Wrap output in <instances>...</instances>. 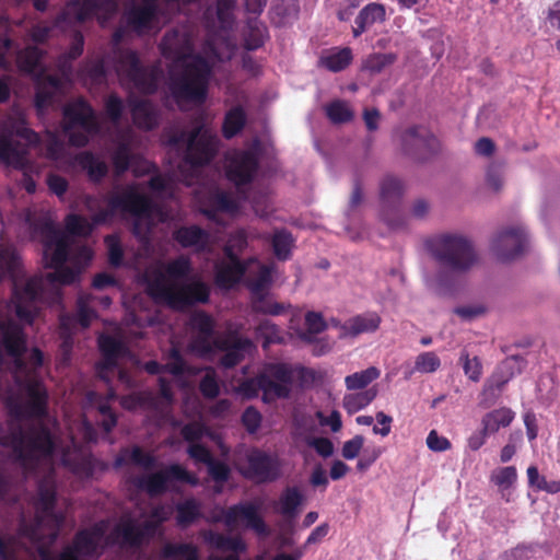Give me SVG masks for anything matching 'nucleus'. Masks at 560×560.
<instances>
[{
    "instance_id": "1",
    "label": "nucleus",
    "mask_w": 560,
    "mask_h": 560,
    "mask_svg": "<svg viewBox=\"0 0 560 560\" xmlns=\"http://www.w3.org/2000/svg\"><path fill=\"white\" fill-rule=\"evenodd\" d=\"M26 221L32 236L43 245L45 267L54 271L23 282L19 279L20 259L16 253L11 248H0V282L7 277L11 278L15 315L20 320L31 324L37 310L36 302H57L60 287L73 283L79 271L65 267L70 241L48 215L33 217L27 213Z\"/></svg>"
},
{
    "instance_id": "2",
    "label": "nucleus",
    "mask_w": 560,
    "mask_h": 560,
    "mask_svg": "<svg viewBox=\"0 0 560 560\" xmlns=\"http://www.w3.org/2000/svg\"><path fill=\"white\" fill-rule=\"evenodd\" d=\"M160 49L172 60L168 88L175 101L203 103L211 68L203 57L194 54L190 36L185 31H170L163 36Z\"/></svg>"
},
{
    "instance_id": "3",
    "label": "nucleus",
    "mask_w": 560,
    "mask_h": 560,
    "mask_svg": "<svg viewBox=\"0 0 560 560\" xmlns=\"http://www.w3.org/2000/svg\"><path fill=\"white\" fill-rule=\"evenodd\" d=\"M428 250L441 268L433 273L424 272V282L440 295L450 293L457 278L469 273L480 262L474 241L462 233L438 235L429 243Z\"/></svg>"
},
{
    "instance_id": "4",
    "label": "nucleus",
    "mask_w": 560,
    "mask_h": 560,
    "mask_svg": "<svg viewBox=\"0 0 560 560\" xmlns=\"http://www.w3.org/2000/svg\"><path fill=\"white\" fill-rule=\"evenodd\" d=\"M155 210V205L149 196L140 192L136 186H128L112 195L107 207L97 211L92 217V222L79 214H69L66 229L73 236H88L95 225L106 223L117 212H121L135 218V233L141 236L150 230Z\"/></svg>"
},
{
    "instance_id": "5",
    "label": "nucleus",
    "mask_w": 560,
    "mask_h": 560,
    "mask_svg": "<svg viewBox=\"0 0 560 560\" xmlns=\"http://www.w3.org/2000/svg\"><path fill=\"white\" fill-rule=\"evenodd\" d=\"M118 7V0H72L59 15L58 23H81L94 15L105 21L117 12ZM156 11V0H143L140 5L132 7L125 19L130 28L143 33L151 28Z\"/></svg>"
},
{
    "instance_id": "6",
    "label": "nucleus",
    "mask_w": 560,
    "mask_h": 560,
    "mask_svg": "<svg viewBox=\"0 0 560 560\" xmlns=\"http://www.w3.org/2000/svg\"><path fill=\"white\" fill-rule=\"evenodd\" d=\"M311 373L303 366L281 362L267 363L255 377L241 382L237 392L247 399L257 397L261 392L265 402L285 399L291 395L296 376L304 377Z\"/></svg>"
},
{
    "instance_id": "7",
    "label": "nucleus",
    "mask_w": 560,
    "mask_h": 560,
    "mask_svg": "<svg viewBox=\"0 0 560 560\" xmlns=\"http://www.w3.org/2000/svg\"><path fill=\"white\" fill-rule=\"evenodd\" d=\"M37 142V135L27 128L23 121L16 122L0 137V160L7 165L21 171L20 182L30 194L36 190L33 173L37 172L30 158V149Z\"/></svg>"
},
{
    "instance_id": "8",
    "label": "nucleus",
    "mask_w": 560,
    "mask_h": 560,
    "mask_svg": "<svg viewBox=\"0 0 560 560\" xmlns=\"http://www.w3.org/2000/svg\"><path fill=\"white\" fill-rule=\"evenodd\" d=\"M115 68L121 83L143 94L156 91L163 71L159 66L144 67L132 50H118Z\"/></svg>"
},
{
    "instance_id": "9",
    "label": "nucleus",
    "mask_w": 560,
    "mask_h": 560,
    "mask_svg": "<svg viewBox=\"0 0 560 560\" xmlns=\"http://www.w3.org/2000/svg\"><path fill=\"white\" fill-rule=\"evenodd\" d=\"M152 294L163 299L171 306L183 308L195 303H205L209 299V288L202 281L175 284L170 282L163 272H158L149 282Z\"/></svg>"
},
{
    "instance_id": "10",
    "label": "nucleus",
    "mask_w": 560,
    "mask_h": 560,
    "mask_svg": "<svg viewBox=\"0 0 560 560\" xmlns=\"http://www.w3.org/2000/svg\"><path fill=\"white\" fill-rule=\"evenodd\" d=\"M174 147H184L185 163L190 166H201L211 161L218 145V138L205 126H196L191 131H180L171 137Z\"/></svg>"
},
{
    "instance_id": "11",
    "label": "nucleus",
    "mask_w": 560,
    "mask_h": 560,
    "mask_svg": "<svg viewBox=\"0 0 560 560\" xmlns=\"http://www.w3.org/2000/svg\"><path fill=\"white\" fill-rule=\"evenodd\" d=\"M63 122L69 142L75 147H84L89 138L100 130L95 112L82 98L68 103L63 107Z\"/></svg>"
},
{
    "instance_id": "12",
    "label": "nucleus",
    "mask_w": 560,
    "mask_h": 560,
    "mask_svg": "<svg viewBox=\"0 0 560 560\" xmlns=\"http://www.w3.org/2000/svg\"><path fill=\"white\" fill-rule=\"evenodd\" d=\"M170 515L171 509L168 506H155L150 520L141 523L132 520L124 521L116 526L115 534L122 546L139 547L144 539L154 536L160 524L166 521Z\"/></svg>"
},
{
    "instance_id": "13",
    "label": "nucleus",
    "mask_w": 560,
    "mask_h": 560,
    "mask_svg": "<svg viewBox=\"0 0 560 560\" xmlns=\"http://www.w3.org/2000/svg\"><path fill=\"white\" fill-rule=\"evenodd\" d=\"M247 245L245 232L238 231L224 247L225 258L215 264V283L220 288L230 289L236 284L246 271V266L235 254Z\"/></svg>"
},
{
    "instance_id": "14",
    "label": "nucleus",
    "mask_w": 560,
    "mask_h": 560,
    "mask_svg": "<svg viewBox=\"0 0 560 560\" xmlns=\"http://www.w3.org/2000/svg\"><path fill=\"white\" fill-rule=\"evenodd\" d=\"M405 185L398 177L387 175L380 183V218L390 229H399L405 225V219L400 207Z\"/></svg>"
},
{
    "instance_id": "15",
    "label": "nucleus",
    "mask_w": 560,
    "mask_h": 560,
    "mask_svg": "<svg viewBox=\"0 0 560 560\" xmlns=\"http://www.w3.org/2000/svg\"><path fill=\"white\" fill-rule=\"evenodd\" d=\"M400 147L405 155L417 162H424L441 150L438 138L422 126L406 129L400 136Z\"/></svg>"
},
{
    "instance_id": "16",
    "label": "nucleus",
    "mask_w": 560,
    "mask_h": 560,
    "mask_svg": "<svg viewBox=\"0 0 560 560\" xmlns=\"http://www.w3.org/2000/svg\"><path fill=\"white\" fill-rule=\"evenodd\" d=\"M256 349L254 342L236 331L215 337L212 351L218 354V361L221 366L231 369L241 363L246 355Z\"/></svg>"
},
{
    "instance_id": "17",
    "label": "nucleus",
    "mask_w": 560,
    "mask_h": 560,
    "mask_svg": "<svg viewBox=\"0 0 560 560\" xmlns=\"http://www.w3.org/2000/svg\"><path fill=\"white\" fill-rule=\"evenodd\" d=\"M524 366L525 360L521 355H511L503 360L486 382L480 395V405L483 408L494 405L505 384L515 375L522 373Z\"/></svg>"
},
{
    "instance_id": "18",
    "label": "nucleus",
    "mask_w": 560,
    "mask_h": 560,
    "mask_svg": "<svg viewBox=\"0 0 560 560\" xmlns=\"http://www.w3.org/2000/svg\"><path fill=\"white\" fill-rule=\"evenodd\" d=\"M98 345L103 354V362L98 366L101 378L108 381V374L117 371L118 380L127 387H133L135 382L129 373L119 369L117 363L118 359L129 354L125 343L113 336L102 335L98 339Z\"/></svg>"
},
{
    "instance_id": "19",
    "label": "nucleus",
    "mask_w": 560,
    "mask_h": 560,
    "mask_svg": "<svg viewBox=\"0 0 560 560\" xmlns=\"http://www.w3.org/2000/svg\"><path fill=\"white\" fill-rule=\"evenodd\" d=\"M527 245V235L522 228L509 226L499 230L492 237L490 250L501 261L518 258Z\"/></svg>"
},
{
    "instance_id": "20",
    "label": "nucleus",
    "mask_w": 560,
    "mask_h": 560,
    "mask_svg": "<svg viewBox=\"0 0 560 560\" xmlns=\"http://www.w3.org/2000/svg\"><path fill=\"white\" fill-rule=\"evenodd\" d=\"M258 158L252 151L235 150L226 154L225 173L236 186L252 182L258 170Z\"/></svg>"
},
{
    "instance_id": "21",
    "label": "nucleus",
    "mask_w": 560,
    "mask_h": 560,
    "mask_svg": "<svg viewBox=\"0 0 560 560\" xmlns=\"http://www.w3.org/2000/svg\"><path fill=\"white\" fill-rule=\"evenodd\" d=\"M246 463L247 466L241 468V472L256 482H271L280 475L277 459L262 451H250L246 455Z\"/></svg>"
},
{
    "instance_id": "22",
    "label": "nucleus",
    "mask_w": 560,
    "mask_h": 560,
    "mask_svg": "<svg viewBox=\"0 0 560 560\" xmlns=\"http://www.w3.org/2000/svg\"><path fill=\"white\" fill-rule=\"evenodd\" d=\"M225 521L229 525H234L238 521H244L246 526L254 529L259 535H268L269 530L264 520L258 514L254 504H237L229 508L225 514Z\"/></svg>"
},
{
    "instance_id": "23",
    "label": "nucleus",
    "mask_w": 560,
    "mask_h": 560,
    "mask_svg": "<svg viewBox=\"0 0 560 560\" xmlns=\"http://www.w3.org/2000/svg\"><path fill=\"white\" fill-rule=\"evenodd\" d=\"M381 324V317L376 313L357 315L345 324L338 325L339 338H353L361 334L375 331Z\"/></svg>"
},
{
    "instance_id": "24",
    "label": "nucleus",
    "mask_w": 560,
    "mask_h": 560,
    "mask_svg": "<svg viewBox=\"0 0 560 560\" xmlns=\"http://www.w3.org/2000/svg\"><path fill=\"white\" fill-rule=\"evenodd\" d=\"M131 116L137 127L151 130L159 125L158 107L148 100H130Z\"/></svg>"
},
{
    "instance_id": "25",
    "label": "nucleus",
    "mask_w": 560,
    "mask_h": 560,
    "mask_svg": "<svg viewBox=\"0 0 560 560\" xmlns=\"http://www.w3.org/2000/svg\"><path fill=\"white\" fill-rule=\"evenodd\" d=\"M190 326L198 334L196 339L198 347L205 352H211L215 339L212 318L205 312H196L190 317Z\"/></svg>"
},
{
    "instance_id": "26",
    "label": "nucleus",
    "mask_w": 560,
    "mask_h": 560,
    "mask_svg": "<svg viewBox=\"0 0 560 560\" xmlns=\"http://www.w3.org/2000/svg\"><path fill=\"white\" fill-rule=\"evenodd\" d=\"M173 235L183 247L192 248L196 252L205 250L209 244V233L197 225L180 226Z\"/></svg>"
},
{
    "instance_id": "27",
    "label": "nucleus",
    "mask_w": 560,
    "mask_h": 560,
    "mask_svg": "<svg viewBox=\"0 0 560 560\" xmlns=\"http://www.w3.org/2000/svg\"><path fill=\"white\" fill-rule=\"evenodd\" d=\"M20 495L19 480L11 465L0 462V503L13 504Z\"/></svg>"
},
{
    "instance_id": "28",
    "label": "nucleus",
    "mask_w": 560,
    "mask_h": 560,
    "mask_svg": "<svg viewBox=\"0 0 560 560\" xmlns=\"http://www.w3.org/2000/svg\"><path fill=\"white\" fill-rule=\"evenodd\" d=\"M201 537L210 548L219 551L243 552L246 549V546L241 538L225 536L210 529L203 530L201 533Z\"/></svg>"
},
{
    "instance_id": "29",
    "label": "nucleus",
    "mask_w": 560,
    "mask_h": 560,
    "mask_svg": "<svg viewBox=\"0 0 560 560\" xmlns=\"http://www.w3.org/2000/svg\"><path fill=\"white\" fill-rule=\"evenodd\" d=\"M61 91V81L57 77L49 75L37 86L35 105L39 113H43L45 108L57 100L58 94Z\"/></svg>"
},
{
    "instance_id": "30",
    "label": "nucleus",
    "mask_w": 560,
    "mask_h": 560,
    "mask_svg": "<svg viewBox=\"0 0 560 560\" xmlns=\"http://www.w3.org/2000/svg\"><path fill=\"white\" fill-rule=\"evenodd\" d=\"M144 370L152 375L160 374L165 371L172 375L179 376L186 372V364L179 350L172 348L168 352L165 364L162 365L156 361H149L144 364Z\"/></svg>"
},
{
    "instance_id": "31",
    "label": "nucleus",
    "mask_w": 560,
    "mask_h": 560,
    "mask_svg": "<svg viewBox=\"0 0 560 560\" xmlns=\"http://www.w3.org/2000/svg\"><path fill=\"white\" fill-rule=\"evenodd\" d=\"M176 523L179 527L186 528L202 517V504L194 499L188 498L178 502L175 506Z\"/></svg>"
},
{
    "instance_id": "32",
    "label": "nucleus",
    "mask_w": 560,
    "mask_h": 560,
    "mask_svg": "<svg viewBox=\"0 0 560 560\" xmlns=\"http://www.w3.org/2000/svg\"><path fill=\"white\" fill-rule=\"evenodd\" d=\"M385 19V8L382 4L371 3L364 7L355 18L353 36L358 37L376 22Z\"/></svg>"
},
{
    "instance_id": "33",
    "label": "nucleus",
    "mask_w": 560,
    "mask_h": 560,
    "mask_svg": "<svg viewBox=\"0 0 560 560\" xmlns=\"http://www.w3.org/2000/svg\"><path fill=\"white\" fill-rule=\"evenodd\" d=\"M304 502V495L299 487H287L279 498V512L289 518L299 514V506Z\"/></svg>"
},
{
    "instance_id": "34",
    "label": "nucleus",
    "mask_w": 560,
    "mask_h": 560,
    "mask_svg": "<svg viewBox=\"0 0 560 560\" xmlns=\"http://www.w3.org/2000/svg\"><path fill=\"white\" fill-rule=\"evenodd\" d=\"M77 163L88 173L89 178L93 182H100L108 172L105 161L88 151L78 154Z\"/></svg>"
},
{
    "instance_id": "35",
    "label": "nucleus",
    "mask_w": 560,
    "mask_h": 560,
    "mask_svg": "<svg viewBox=\"0 0 560 560\" xmlns=\"http://www.w3.org/2000/svg\"><path fill=\"white\" fill-rule=\"evenodd\" d=\"M514 419V412L506 407H502L486 413L481 420L485 433H495L501 428H506Z\"/></svg>"
},
{
    "instance_id": "36",
    "label": "nucleus",
    "mask_w": 560,
    "mask_h": 560,
    "mask_svg": "<svg viewBox=\"0 0 560 560\" xmlns=\"http://www.w3.org/2000/svg\"><path fill=\"white\" fill-rule=\"evenodd\" d=\"M441 366L440 358L432 351L422 352L416 357L415 365L405 372V378L409 380L413 373H433Z\"/></svg>"
},
{
    "instance_id": "37",
    "label": "nucleus",
    "mask_w": 560,
    "mask_h": 560,
    "mask_svg": "<svg viewBox=\"0 0 560 560\" xmlns=\"http://www.w3.org/2000/svg\"><path fill=\"white\" fill-rule=\"evenodd\" d=\"M377 395V390L372 387L360 393L348 394L343 397V408L349 413H355L371 404Z\"/></svg>"
},
{
    "instance_id": "38",
    "label": "nucleus",
    "mask_w": 560,
    "mask_h": 560,
    "mask_svg": "<svg viewBox=\"0 0 560 560\" xmlns=\"http://www.w3.org/2000/svg\"><path fill=\"white\" fill-rule=\"evenodd\" d=\"M137 486L147 491L150 495H160L168 488V483L162 470L139 477L137 479Z\"/></svg>"
},
{
    "instance_id": "39",
    "label": "nucleus",
    "mask_w": 560,
    "mask_h": 560,
    "mask_svg": "<svg viewBox=\"0 0 560 560\" xmlns=\"http://www.w3.org/2000/svg\"><path fill=\"white\" fill-rule=\"evenodd\" d=\"M127 457L131 463L144 469H151L155 464V458L151 454L145 453L140 446H135L132 450H124L121 456L116 458L115 466L124 465Z\"/></svg>"
},
{
    "instance_id": "40",
    "label": "nucleus",
    "mask_w": 560,
    "mask_h": 560,
    "mask_svg": "<svg viewBox=\"0 0 560 560\" xmlns=\"http://www.w3.org/2000/svg\"><path fill=\"white\" fill-rule=\"evenodd\" d=\"M246 116L242 107L236 106L232 108L224 118L223 135L225 138L231 139L237 135L244 127Z\"/></svg>"
},
{
    "instance_id": "41",
    "label": "nucleus",
    "mask_w": 560,
    "mask_h": 560,
    "mask_svg": "<svg viewBox=\"0 0 560 560\" xmlns=\"http://www.w3.org/2000/svg\"><path fill=\"white\" fill-rule=\"evenodd\" d=\"M396 60L397 55L394 52L371 54L365 58L363 62V69L369 71L371 74H378L387 67L392 66Z\"/></svg>"
},
{
    "instance_id": "42",
    "label": "nucleus",
    "mask_w": 560,
    "mask_h": 560,
    "mask_svg": "<svg viewBox=\"0 0 560 560\" xmlns=\"http://www.w3.org/2000/svg\"><path fill=\"white\" fill-rule=\"evenodd\" d=\"M378 376L380 371L376 368L371 366L364 371L355 372L346 376L345 384L349 390L362 389L378 378Z\"/></svg>"
},
{
    "instance_id": "43",
    "label": "nucleus",
    "mask_w": 560,
    "mask_h": 560,
    "mask_svg": "<svg viewBox=\"0 0 560 560\" xmlns=\"http://www.w3.org/2000/svg\"><path fill=\"white\" fill-rule=\"evenodd\" d=\"M163 555L172 560H198V550L191 544H167Z\"/></svg>"
},
{
    "instance_id": "44",
    "label": "nucleus",
    "mask_w": 560,
    "mask_h": 560,
    "mask_svg": "<svg viewBox=\"0 0 560 560\" xmlns=\"http://www.w3.org/2000/svg\"><path fill=\"white\" fill-rule=\"evenodd\" d=\"M273 253L280 260H285L290 256L293 238L290 232L285 230L276 231L271 240Z\"/></svg>"
},
{
    "instance_id": "45",
    "label": "nucleus",
    "mask_w": 560,
    "mask_h": 560,
    "mask_svg": "<svg viewBox=\"0 0 560 560\" xmlns=\"http://www.w3.org/2000/svg\"><path fill=\"white\" fill-rule=\"evenodd\" d=\"M257 338L262 339V348L267 349L271 343L282 342L280 329L272 322L265 319L261 320L256 327Z\"/></svg>"
},
{
    "instance_id": "46",
    "label": "nucleus",
    "mask_w": 560,
    "mask_h": 560,
    "mask_svg": "<svg viewBox=\"0 0 560 560\" xmlns=\"http://www.w3.org/2000/svg\"><path fill=\"white\" fill-rule=\"evenodd\" d=\"M327 117L334 124H345L353 118V112L345 101H334L325 108Z\"/></svg>"
},
{
    "instance_id": "47",
    "label": "nucleus",
    "mask_w": 560,
    "mask_h": 560,
    "mask_svg": "<svg viewBox=\"0 0 560 560\" xmlns=\"http://www.w3.org/2000/svg\"><path fill=\"white\" fill-rule=\"evenodd\" d=\"M517 478L514 466L501 467L491 472L490 480L500 488L501 492L513 487Z\"/></svg>"
},
{
    "instance_id": "48",
    "label": "nucleus",
    "mask_w": 560,
    "mask_h": 560,
    "mask_svg": "<svg viewBox=\"0 0 560 560\" xmlns=\"http://www.w3.org/2000/svg\"><path fill=\"white\" fill-rule=\"evenodd\" d=\"M266 28L258 21L248 22V31L245 35V48L247 50H255L261 47L265 43Z\"/></svg>"
},
{
    "instance_id": "49",
    "label": "nucleus",
    "mask_w": 560,
    "mask_h": 560,
    "mask_svg": "<svg viewBox=\"0 0 560 560\" xmlns=\"http://www.w3.org/2000/svg\"><path fill=\"white\" fill-rule=\"evenodd\" d=\"M351 58V50L349 48H343L338 52L322 58L320 62L328 70L338 72L343 70L350 63Z\"/></svg>"
},
{
    "instance_id": "50",
    "label": "nucleus",
    "mask_w": 560,
    "mask_h": 560,
    "mask_svg": "<svg viewBox=\"0 0 560 560\" xmlns=\"http://www.w3.org/2000/svg\"><path fill=\"white\" fill-rule=\"evenodd\" d=\"M190 271V260L188 257L183 255L171 260L165 267L166 275L174 280L184 279Z\"/></svg>"
},
{
    "instance_id": "51",
    "label": "nucleus",
    "mask_w": 560,
    "mask_h": 560,
    "mask_svg": "<svg viewBox=\"0 0 560 560\" xmlns=\"http://www.w3.org/2000/svg\"><path fill=\"white\" fill-rule=\"evenodd\" d=\"M132 159L129 144L120 142L113 154V163L117 175H120L130 167Z\"/></svg>"
},
{
    "instance_id": "52",
    "label": "nucleus",
    "mask_w": 560,
    "mask_h": 560,
    "mask_svg": "<svg viewBox=\"0 0 560 560\" xmlns=\"http://www.w3.org/2000/svg\"><path fill=\"white\" fill-rule=\"evenodd\" d=\"M161 470L164 474L167 483L172 481H182L194 486L198 483V479L188 472L182 465L172 464Z\"/></svg>"
},
{
    "instance_id": "53",
    "label": "nucleus",
    "mask_w": 560,
    "mask_h": 560,
    "mask_svg": "<svg viewBox=\"0 0 560 560\" xmlns=\"http://www.w3.org/2000/svg\"><path fill=\"white\" fill-rule=\"evenodd\" d=\"M91 300L90 294H81L78 299L77 318L82 328H88L95 317L94 310L89 305Z\"/></svg>"
},
{
    "instance_id": "54",
    "label": "nucleus",
    "mask_w": 560,
    "mask_h": 560,
    "mask_svg": "<svg viewBox=\"0 0 560 560\" xmlns=\"http://www.w3.org/2000/svg\"><path fill=\"white\" fill-rule=\"evenodd\" d=\"M236 3L237 0H217V16L223 27H231L233 24Z\"/></svg>"
},
{
    "instance_id": "55",
    "label": "nucleus",
    "mask_w": 560,
    "mask_h": 560,
    "mask_svg": "<svg viewBox=\"0 0 560 560\" xmlns=\"http://www.w3.org/2000/svg\"><path fill=\"white\" fill-rule=\"evenodd\" d=\"M432 203L425 198H416L412 200L408 208V214L411 219L417 221H424L430 217Z\"/></svg>"
},
{
    "instance_id": "56",
    "label": "nucleus",
    "mask_w": 560,
    "mask_h": 560,
    "mask_svg": "<svg viewBox=\"0 0 560 560\" xmlns=\"http://www.w3.org/2000/svg\"><path fill=\"white\" fill-rule=\"evenodd\" d=\"M459 360L463 363L464 373L468 378L472 382H478L482 373V365L478 357L469 358V354L463 351Z\"/></svg>"
},
{
    "instance_id": "57",
    "label": "nucleus",
    "mask_w": 560,
    "mask_h": 560,
    "mask_svg": "<svg viewBox=\"0 0 560 560\" xmlns=\"http://www.w3.org/2000/svg\"><path fill=\"white\" fill-rule=\"evenodd\" d=\"M208 433L207 427L199 422L192 421L183 425L180 430V434L183 439L190 444L197 443Z\"/></svg>"
},
{
    "instance_id": "58",
    "label": "nucleus",
    "mask_w": 560,
    "mask_h": 560,
    "mask_svg": "<svg viewBox=\"0 0 560 560\" xmlns=\"http://www.w3.org/2000/svg\"><path fill=\"white\" fill-rule=\"evenodd\" d=\"M486 182L490 189L499 192L503 188V164L491 163L487 168Z\"/></svg>"
},
{
    "instance_id": "59",
    "label": "nucleus",
    "mask_w": 560,
    "mask_h": 560,
    "mask_svg": "<svg viewBox=\"0 0 560 560\" xmlns=\"http://www.w3.org/2000/svg\"><path fill=\"white\" fill-rule=\"evenodd\" d=\"M124 109L125 105L120 97H118L116 94H110L107 96L105 101V113L107 118L113 124H118L120 121Z\"/></svg>"
},
{
    "instance_id": "60",
    "label": "nucleus",
    "mask_w": 560,
    "mask_h": 560,
    "mask_svg": "<svg viewBox=\"0 0 560 560\" xmlns=\"http://www.w3.org/2000/svg\"><path fill=\"white\" fill-rule=\"evenodd\" d=\"M40 50L37 47H27L20 52L19 59L24 70L34 72L39 67Z\"/></svg>"
},
{
    "instance_id": "61",
    "label": "nucleus",
    "mask_w": 560,
    "mask_h": 560,
    "mask_svg": "<svg viewBox=\"0 0 560 560\" xmlns=\"http://www.w3.org/2000/svg\"><path fill=\"white\" fill-rule=\"evenodd\" d=\"M105 243L108 249V261L113 267H119L122 262L124 252L116 235H107Z\"/></svg>"
},
{
    "instance_id": "62",
    "label": "nucleus",
    "mask_w": 560,
    "mask_h": 560,
    "mask_svg": "<svg viewBox=\"0 0 560 560\" xmlns=\"http://www.w3.org/2000/svg\"><path fill=\"white\" fill-rule=\"evenodd\" d=\"M207 467L209 475L215 482L223 483L228 481L231 469L225 463L212 458L207 464Z\"/></svg>"
},
{
    "instance_id": "63",
    "label": "nucleus",
    "mask_w": 560,
    "mask_h": 560,
    "mask_svg": "<svg viewBox=\"0 0 560 560\" xmlns=\"http://www.w3.org/2000/svg\"><path fill=\"white\" fill-rule=\"evenodd\" d=\"M255 213L260 218H267L272 211L269 197L262 192H255L249 197Z\"/></svg>"
},
{
    "instance_id": "64",
    "label": "nucleus",
    "mask_w": 560,
    "mask_h": 560,
    "mask_svg": "<svg viewBox=\"0 0 560 560\" xmlns=\"http://www.w3.org/2000/svg\"><path fill=\"white\" fill-rule=\"evenodd\" d=\"M261 415L255 407H247L242 415V423L249 433H255L260 428Z\"/></svg>"
}]
</instances>
